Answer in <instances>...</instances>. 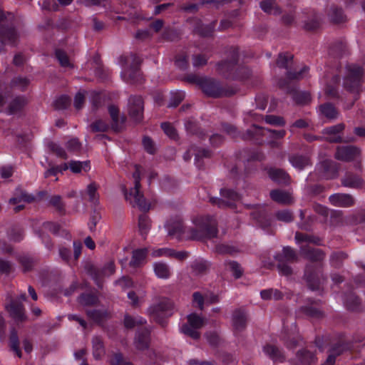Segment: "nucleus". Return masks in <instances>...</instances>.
Here are the masks:
<instances>
[{"label": "nucleus", "instance_id": "4d7b16f0", "mask_svg": "<svg viewBox=\"0 0 365 365\" xmlns=\"http://www.w3.org/2000/svg\"><path fill=\"white\" fill-rule=\"evenodd\" d=\"M48 205L53 207L61 215L65 214V204L62 201V197L61 195H55L51 196L48 199Z\"/></svg>", "mask_w": 365, "mask_h": 365}, {"label": "nucleus", "instance_id": "aec40b11", "mask_svg": "<svg viewBox=\"0 0 365 365\" xmlns=\"http://www.w3.org/2000/svg\"><path fill=\"white\" fill-rule=\"evenodd\" d=\"M343 300L345 307L349 311L361 312L364 310L361 299L353 291L345 293Z\"/></svg>", "mask_w": 365, "mask_h": 365}, {"label": "nucleus", "instance_id": "9b49d317", "mask_svg": "<svg viewBox=\"0 0 365 365\" xmlns=\"http://www.w3.org/2000/svg\"><path fill=\"white\" fill-rule=\"evenodd\" d=\"M265 133H269L270 137L274 139L283 138L286 135V130H284L264 129L262 127L253 125L242 134V138L244 140L256 139L257 140L258 136L264 135Z\"/></svg>", "mask_w": 365, "mask_h": 365}, {"label": "nucleus", "instance_id": "09e8293b", "mask_svg": "<svg viewBox=\"0 0 365 365\" xmlns=\"http://www.w3.org/2000/svg\"><path fill=\"white\" fill-rule=\"evenodd\" d=\"M291 164L299 170H303L306 166L310 164V159L303 155H293L289 158Z\"/></svg>", "mask_w": 365, "mask_h": 365}, {"label": "nucleus", "instance_id": "20e7f679", "mask_svg": "<svg viewBox=\"0 0 365 365\" xmlns=\"http://www.w3.org/2000/svg\"><path fill=\"white\" fill-rule=\"evenodd\" d=\"M274 259L277 262V267L281 275L286 277L293 274L291 264L298 261L299 257L294 249L289 246L283 247L281 252L276 254Z\"/></svg>", "mask_w": 365, "mask_h": 365}, {"label": "nucleus", "instance_id": "f3484780", "mask_svg": "<svg viewBox=\"0 0 365 365\" xmlns=\"http://www.w3.org/2000/svg\"><path fill=\"white\" fill-rule=\"evenodd\" d=\"M248 315L242 308L233 311L232 314V325L235 333H240L245 330L247 324Z\"/></svg>", "mask_w": 365, "mask_h": 365}, {"label": "nucleus", "instance_id": "b1692460", "mask_svg": "<svg viewBox=\"0 0 365 365\" xmlns=\"http://www.w3.org/2000/svg\"><path fill=\"white\" fill-rule=\"evenodd\" d=\"M300 252L305 259L312 262H321L326 255L321 249L312 248L309 245L301 246Z\"/></svg>", "mask_w": 365, "mask_h": 365}, {"label": "nucleus", "instance_id": "a211bd4d", "mask_svg": "<svg viewBox=\"0 0 365 365\" xmlns=\"http://www.w3.org/2000/svg\"><path fill=\"white\" fill-rule=\"evenodd\" d=\"M6 308L11 317L16 324L23 323L27 320V316L25 314V308L21 302L16 300H11Z\"/></svg>", "mask_w": 365, "mask_h": 365}, {"label": "nucleus", "instance_id": "ddd939ff", "mask_svg": "<svg viewBox=\"0 0 365 365\" xmlns=\"http://www.w3.org/2000/svg\"><path fill=\"white\" fill-rule=\"evenodd\" d=\"M315 172L319 178L326 180L334 179L337 176L338 168L331 160H324L318 163Z\"/></svg>", "mask_w": 365, "mask_h": 365}, {"label": "nucleus", "instance_id": "8fccbe9b", "mask_svg": "<svg viewBox=\"0 0 365 365\" xmlns=\"http://www.w3.org/2000/svg\"><path fill=\"white\" fill-rule=\"evenodd\" d=\"M93 355L96 359H100L105 354L106 350L102 339L95 336L92 339Z\"/></svg>", "mask_w": 365, "mask_h": 365}, {"label": "nucleus", "instance_id": "4be33fe9", "mask_svg": "<svg viewBox=\"0 0 365 365\" xmlns=\"http://www.w3.org/2000/svg\"><path fill=\"white\" fill-rule=\"evenodd\" d=\"M330 203L336 207H349L355 204L352 195L346 193H334L329 197Z\"/></svg>", "mask_w": 365, "mask_h": 365}, {"label": "nucleus", "instance_id": "412c9836", "mask_svg": "<svg viewBox=\"0 0 365 365\" xmlns=\"http://www.w3.org/2000/svg\"><path fill=\"white\" fill-rule=\"evenodd\" d=\"M108 111L112 120L111 129L115 133L120 132L126 120L125 116L123 115L120 118V110L115 105H110Z\"/></svg>", "mask_w": 365, "mask_h": 365}, {"label": "nucleus", "instance_id": "423d86ee", "mask_svg": "<svg viewBox=\"0 0 365 365\" xmlns=\"http://www.w3.org/2000/svg\"><path fill=\"white\" fill-rule=\"evenodd\" d=\"M173 304L168 299H163L158 303L149 307L148 314L156 323L165 327L166 319L173 314Z\"/></svg>", "mask_w": 365, "mask_h": 365}, {"label": "nucleus", "instance_id": "c9c22d12", "mask_svg": "<svg viewBox=\"0 0 365 365\" xmlns=\"http://www.w3.org/2000/svg\"><path fill=\"white\" fill-rule=\"evenodd\" d=\"M341 185L350 188H359L363 185V180L356 174L347 172L341 178Z\"/></svg>", "mask_w": 365, "mask_h": 365}, {"label": "nucleus", "instance_id": "f704fd0d", "mask_svg": "<svg viewBox=\"0 0 365 365\" xmlns=\"http://www.w3.org/2000/svg\"><path fill=\"white\" fill-rule=\"evenodd\" d=\"M123 80L130 84H141L144 79L140 68H134L130 66L128 76L125 73H122Z\"/></svg>", "mask_w": 365, "mask_h": 365}, {"label": "nucleus", "instance_id": "5fc2aeb1", "mask_svg": "<svg viewBox=\"0 0 365 365\" xmlns=\"http://www.w3.org/2000/svg\"><path fill=\"white\" fill-rule=\"evenodd\" d=\"M154 272L159 278L168 279L170 276V268L168 265L164 262L155 263Z\"/></svg>", "mask_w": 365, "mask_h": 365}, {"label": "nucleus", "instance_id": "e2e57ef3", "mask_svg": "<svg viewBox=\"0 0 365 365\" xmlns=\"http://www.w3.org/2000/svg\"><path fill=\"white\" fill-rule=\"evenodd\" d=\"M225 266L228 267L235 279L240 278L243 274V269L240 263L237 261L229 260L225 262Z\"/></svg>", "mask_w": 365, "mask_h": 365}, {"label": "nucleus", "instance_id": "58836bf2", "mask_svg": "<svg viewBox=\"0 0 365 365\" xmlns=\"http://www.w3.org/2000/svg\"><path fill=\"white\" fill-rule=\"evenodd\" d=\"M9 347L10 350L13 351L16 355V356L19 358L22 357V351L20 349L18 333L15 328H12L10 330Z\"/></svg>", "mask_w": 365, "mask_h": 365}, {"label": "nucleus", "instance_id": "6e6d98bb", "mask_svg": "<svg viewBox=\"0 0 365 365\" xmlns=\"http://www.w3.org/2000/svg\"><path fill=\"white\" fill-rule=\"evenodd\" d=\"M351 346L347 342H338L334 344L329 350V353L334 356V358H336L338 356H340L344 352L349 350Z\"/></svg>", "mask_w": 365, "mask_h": 365}, {"label": "nucleus", "instance_id": "69168bd1", "mask_svg": "<svg viewBox=\"0 0 365 365\" xmlns=\"http://www.w3.org/2000/svg\"><path fill=\"white\" fill-rule=\"evenodd\" d=\"M293 55L289 53H280L277 59V65L282 68H288L289 63L292 61Z\"/></svg>", "mask_w": 365, "mask_h": 365}, {"label": "nucleus", "instance_id": "1a4fd4ad", "mask_svg": "<svg viewBox=\"0 0 365 365\" xmlns=\"http://www.w3.org/2000/svg\"><path fill=\"white\" fill-rule=\"evenodd\" d=\"M187 324H183L180 328L181 332L197 340L200 337V333L197 329L204 325V319L196 313H191L187 316Z\"/></svg>", "mask_w": 365, "mask_h": 365}, {"label": "nucleus", "instance_id": "2f4dec72", "mask_svg": "<svg viewBox=\"0 0 365 365\" xmlns=\"http://www.w3.org/2000/svg\"><path fill=\"white\" fill-rule=\"evenodd\" d=\"M296 358L301 365H312L317 361L315 353L307 349H299L296 354Z\"/></svg>", "mask_w": 365, "mask_h": 365}, {"label": "nucleus", "instance_id": "6e6552de", "mask_svg": "<svg viewBox=\"0 0 365 365\" xmlns=\"http://www.w3.org/2000/svg\"><path fill=\"white\" fill-rule=\"evenodd\" d=\"M220 195L222 198L216 197L210 198V202L220 208H233L235 207V202L240 199V194L232 189L222 188Z\"/></svg>", "mask_w": 365, "mask_h": 365}, {"label": "nucleus", "instance_id": "a878e982", "mask_svg": "<svg viewBox=\"0 0 365 365\" xmlns=\"http://www.w3.org/2000/svg\"><path fill=\"white\" fill-rule=\"evenodd\" d=\"M150 332L147 329H142L136 332L134 344L137 349L144 351L148 349L150 344Z\"/></svg>", "mask_w": 365, "mask_h": 365}, {"label": "nucleus", "instance_id": "72a5a7b5", "mask_svg": "<svg viewBox=\"0 0 365 365\" xmlns=\"http://www.w3.org/2000/svg\"><path fill=\"white\" fill-rule=\"evenodd\" d=\"M148 253V249L145 247L133 250L129 262L130 267L136 268L144 264Z\"/></svg>", "mask_w": 365, "mask_h": 365}, {"label": "nucleus", "instance_id": "f03ea898", "mask_svg": "<svg viewBox=\"0 0 365 365\" xmlns=\"http://www.w3.org/2000/svg\"><path fill=\"white\" fill-rule=\"evenodd\" d=\"M195 227L190 230L192 240H203L216 237L218 233L217 223L212 216L197 217L194 221Z\"/></svg>", "mask_w": 365, "mask_h": 365}, {"label": "nucleus", "instance_id": "7c9ffc66", "mask_svg": "<svg viewBox=\"0 0 365 365\" xmlns=\"http://www.w3.org/2000/svg\"><path fill=\"white\" fill-rule=\"evenodd\" d=\"M308 302L309 304L303 306L300 308V310L305 315L315 319L322 318L324 316L323 312L320 310L319 308L314 307V305L318 306L320 303V300H312L311 299H308Z\"/></svg>", "mask_w": 365, "mask_h": 365}, {"label": "nucleus", "instance_id": "a18cd8bd", "mask_svg": "<svg viewBox=\"0 0 365 365\" xmlns=\"http://www.w3.org/2000/svg\"><path fill=\"white\" fill-rule=\"evenodd\" d=\"M185 127L187 133L191 135H195L199 138L203 139L206 136L205 132L201 129L198 123L194 120H187L185 123Z\"/></svg>", "mask_w": 365, "mask_h": 365}, {"label": "nucleus", "instance_id": "c756f323", "mask_svg": "<svg viewBox=\"0 0 365 365\" xmlns=\"http://www.w3.org/2000/svg\"><path fill=\"white\" fill-rule=\"evenodd\" d=\"M263 351L274 362L282 363L285 361L283 351L275 345L266 344L263 347Z\"/></svg>", "mask_w": 365, "mask_h": 365}, {"label": "nucleus", "instance_id": "f257e3e1", "mask_svg": "<svg viewBox=\"0 0 365 365\" xmlns=\"http://www.w3.org/2000/svg\"><path fill=\"white\" fill-rule=\"evenodd\" d=\"M227 58L217 63V71L225 78L230 80H245L251 75L250 68L239 63V48L231 46L227 51Z\"/></svg>", "mask_w": 365, "mask_h": 365}, {"label": "nucleus", "instance_id": "0eeeda50", "mask_svg": "<svg viewBox=\"0 0 365 365\" xmlns=\"http://www.w3.org/2000/svg\"><path fill=\"white\" fill-rule=\"evenodd\" d=\"M346 68L347 73L344 78V87L349 92H358L360 89L361 78L364 75L363 68L356 65L348 66Z\"/></svg>", "mask_w": 365, "mask_h": 365}, {"label": "nucleus", "instance_id": "5701e85b", "mask_svg": "<svg viewBox=\"0 0 365 365\" xmlns=\"http://www.w3.org/2000/svg\"><path fill=\"white\" fill-rule=\"evenodd\" d=\"M194 26L193 31L202 37L211 36L214 32L216 26V21H213L209 24H204L201 19L195 18L193 19Z\"/></svg>", "mask_w": 365, "mask_h": 365}, {"label": "nucleus", "instance_id": "3c124183", "mask_svg": "<svg viewBox=\"0 0 365 365\" xmlns=\"http://www.w3.org/2000/svg\"><path fill=\"white\" fill-rule=\"evenodd\" d=\"M8 237L11 241L19 242L24 237V230L19 225H13L8 232Z\"/></svg>", "mask_w": 365, "mask_h": 365}, {"label": "nucleus", "instance_id": "864d4df0", "mask_svg": "<svg viewBox=\"0 0 365 365\" xmlns=\"http://www.w3.org/2000/svg\"><path fill=\"white\" fill-rule=\"evenodd\" d=\"M321 24V16L319 14L313 11L312 18L305 21L304 28L307 31H312L317 30Z\"/></svg>", "mask_w": 365, "mask_h": 365}, {"label": "nucleus", "instance_id": "4c0bfd02", "mask_svg": "<svg viewBox=\"0 0 365 365\" xmlns=\"http://www.w3.org/2000/svg\"><path fill=\"white\" fill-rule=\"evenodd\" d=\"M348 257V254L344 251L333 252L329 256L330 265L334 268L339 269Z\"/></svg>", "mask_w": 365, "mask_h": 365}, {"label": "nucleus", "instance_id": "49530a36", "mask_svg": "<svg viewBox=\"0 0 365 365\" xmlns=\"http://www.w3.org/2000/svg\"><path fill=\"white\" fill-rule=\"evenodd\" d=\"M328 16L330 21L334 24H340L346 21V17L344 14L342 9L335 6L330 8Z\"/></svg>", "mask_w": 365, "mask_h": 365}, {"label": "nucleus", "instance_id": "f8f14e48", "mask_svg": "<svg viewBox=\"0 0 365 365\" xmlns=\"http://www.w3.org/2000/svg\"><path fill=\"white\" fill-rule=\"evenodd\" d=\"M128 115L135 123L143 119L144 102L140 96H130L128 98Z\"/></svg>", "mask_w": 365, "mask_h": 365}, {"label": "nucleus", "instance_id": "680f3d73", "mask_svg": "<svg viewBox=\"0 0 365 365\" xmlns=\"http://www.w3.org/2000/svg\"><path fill=\"white\" fill-rule=\"evenodd\" d=\"M110 128H111V125L110 126L108 123L102 119L96 120L90 125L91 130L93 133H106Z\"/></svg>", "mask_w": 365, "mask_h": 365}, {"label": "nucleus", "instance_id": "0e129e2a", "mask_svg": "<svg viewBox=\"0 0 365 365\" xmlns=\"http://www.w3.org/2000/svg\"><path fill=\"white\" fill-rule=\"evenodd\" d=\"M29 83L30 81L27 78L14 77L11 81V87L24 91L28 87Z\"/></svg>", "mask_w": 365, "mask_h": 365}, {"label": "nucleus", "instance_id": "4468645a", "mask_svg": "<svg viewBox=\"0 0 365 365\" xmlns=\"http://www.w3.org/2000/svg\"><path fill=\"white\" fill-rule=\"evenodd\" d=\"M246 206L249 208H255V210L251 212V216L259 227L265 229L270 226V217H269L264 205L259 204H250Z\"/></svg>", "mask_w": 365, "mask_h": 365}, {"label": "nucleus", "instance_id": "e433bc0d", "mask_svg": "<svg viewBox=\"0 0 365 365\" xmlns=\"http://www.w3.org/2000/svg\"><path fill=\"white\" fill-rule=\"evenodd\" d=\"M259 5L260 9L268 14L279 15L282 13L275 0H261Z\"/></svg>", "mask_w": 365, "mask_h": 365}, {"label": "nucleus", "instance_id": "ea45409f", "mask_svg": "<svg viewBox=\"0 0 365 365\" xmlns=\"http://www.w3.org/2000/svg\"><path fill=\"white\" fill-rule=\"evenodd\" d=\"M345 222L349 225H357L365 222V210H357L349 215L345 218Z\"/></svg>", "mask_w": 365, "mask_h": 365}, {"label": "nucleus", "instance_id": "7ed1b4c3", "mask_svg": "<svg viewBox=\"0 0 365 365\" xmlns=\"http://www.w3.org/2000/svg\"><path fill=\"white\" fill-rule=\"evenodd\" d=\"M133 178L134 179V187H132L129 192L127 191L126 188H123V192L126 200L131 202L132 199L134 200L135 205L144 212L150 210V204L147 202L143 194L140 192V172L138 165H135V170L133 173Z\"/></svg>", "mask_w": 365, "mask_h": 365}, {"label": "nucleus", "instance_id": "338daca9", "mask_svg": "<svg viewBox=\"0 0 365 365\" xmlns=\"http://www.w3.org/2000/svg\"><path fill=\"white\" fill-rule=\"evenodd\" d=\"M98 297L91 293H83L78 297V302L80 304L85 306H91L97 304Z\"/></svg>", "mask_w": 365, "mask_h": 365}, {"label": "nucleus", "instance_id": "de8ad7c7", "mask_svg": "<svg viewBox=\"0 0 365 365\" xmlns=\"http://www.w3.org/2000/svg\"><path fill=\"white\" fill-rule=\"evenodd\" d=\"M88 274L92 277L98 287H102V279L106 274L104 269H99L94 265H89L87 267Z\"/></svg>", "mask_w": 365, "mask_h": 365}, {"label": "nucleus", "instance_id": "cd10ccee", "mask_svg": "<svg viewBox=\"0 0 365 365\" xmlns=\"http://www.w3.org/2000/svg\"><path fill=\"white\" fill-rule=\"evenodd\" d=\"M87 317L94 323L101 325L110 318V313L106 309H87Z\"/></svg>", "mask_w": 365, "mask_h": 365}, {"label": "nucleus", "instance_id": "dca6fc26", "mask_svg": "<svg viewBox=\"0 0 365 365\" xmlns=\"http://www.w3.org/2000/svg\"><path fill=\"white\" fill-rule=\"evenodd\" d=\"M360 153L359 148L354 145L338 146L334 155L336 159L345 162L354 160Z\"/></svg>", "mask_w": 365, "mask_h": 365}, {"label": "nucleus", "instance_id": "6ab92c4d", "mask_svg": "<svg viewBox=\"0 0 365 365\" xmlns=\"http://www.w3.org/2000/svg\"><path fill=\"white\" fill-rule=\"evenodd\" d=\"M304 277L309 288L312 290H318L320 286V279L317 267L314 264H307L304 269Z\"/></svg>", "mask_w": 365, "mask_h": 365}, {"label": "nucleus", "instance_id": "c03bdc74", "mask_svg": "<svg viewBox=\"0 0 365 365\" xmlns=\"http://www.w3.org/2000/svg\"><path fill=\"white\" fill-rule=\"evenodd\" d=\"M26 104V100L24 96H17L14 98L9 103L8 113L10 115L16 113L21 110Z\"/></svg>", "mask_w": 365, "mask_h": 365}, {"label": "nucleus", "instance_id": "37998d69", "mask_svg": "<svg viewBox=\"0 0 365 365\" xmlns=\"http://www.w3.org/2000/svg\"><path fill=\"white\" fill-rule=\"evenodd\" d=\"M210 267L209 262L202 259H195L191 264V269L196 275L205 274Z\"/></svg>", "mask_w": 365, "mask_h": 365}, {"label": "nucleus", "instance_id": "9d476101", "mask_svg": "<svg viewBox=\"0 0 365 365\" xmlns=\"http://www.w3.org/2000/svg\"><path fill=\"white\" fill-rule=\"evenodd\" d=\"M278 86L292 96V100L297 105H306L311 101V95L307 91H299L296 86H289L287 80L279 79Z\"/></svg>", "mask_w": 365, "mask_h": 365}, {"label": "nucleus", "instance_id": "13d9d810", "mask_svg": "<svg viewBox=\"0 0 365 365\" xmlns=\"http://www.w3.org/2000/svg\"><path fill=\"white\" fill-rule=\"evenodd\" d=\"M211 157V151L208 149L201 148L197 150L195 154V164L199 168L201 169L204 167V163L202 159L204 158H208Z\"/></svg>", "mask_w": 365, "mask_h": 365}, {"label": "nucleus", "instance_id": "2eb2a0df", "mask_svg": "<svg viewBox=\"0 0 365 365\" xmlns=\"http://www.w3.org/2000/svg\"><path fill=\"white\" fill-rule=\"evenodd\" d=\"M18 34L13 25L1 24L0 26V52L4 49V44L9 43L12 46L16 44Z\"/></svg>", "mask_w": 365, "mask_h": 365}, {"label": "nucleus", "instance_id": "774afa93", "mask_svg": "<svg viewBox=\"0 0 365 365\" xmlns=\"http://www.w3.org/2000/svg\"><path fill=\"white\" fill-rule=\"evenodd\" d=\"M110 365H133L131 362L124 360L123 355L120 352L114 353L110 359Z\"/></svg>", "mask_w": 365, "mask_h": 365}, {"label": "nucleus", "instance_id": "603ef678", "mask_svg": "<svg viewBox=\"0 0 365 365\" xmlns=\"http://www.w3.org/2000/svg\"><path fill=\"white\" fill-rule=\"evenodd\" d=\"M138 227L140 234L145 239L150 228V220L147 215L143 214L139 216Z\"/></svg>", "mask_w": 365, "mask_h": 365}, {"label": "nucleus", "instance_id": "bb28decb", "mask_svg": "<svg viewBox=\"0 0 365 365\" xmlns=\"http://www.w3.org/2000/svg\"><path fill=\"white\" fill-rule=\"evenodd\" d=\"M168 235L171 237H180L184 232V226L182 219L176 217L168 220L165 225Z\"/></svg>", "mask_w": 365, "mask_h": 365}, {"label": "nucleus", "instance_id": "79ce46f5", "mask_svg": "<svg viewBox=\"0 0 365 365\" xmlns=\"http://www.w3.org/2000/svg\"><path fill=\"white\" fill-rule=\"evenodd\" d=\"M319 111L321 114L329 120H334L338 118L339 112L331 103H325L320 105Z\"/></svg>", "mask_w": 365, "mask_h": 365}, {"label": "nucleus", "instance_id": "39448f33", "mask_svg": "<svg viewBox=\"0 0 365 365\" xmlns=\"http://www.w3.org/2000/svg\"><path fill=\"white\" fill-rule=\"evenodd\" d=\"M202 83L200 89L209 97H231L237 93L236 88L230 86H222L220 83L214 78L205 77Z\"/></svg>", "mask_w": 365, "mask_h": 365}, {"label": "nucleus", "instance_id": "a19ab883", "mask_svg": "<svg viewBox=\"0 0 365 365\" xmlns=\"http://www.w3.org/2000/svg\"><path fill=\"white\" fill-rule=\"evenodd\" d=\"M294 239L297 244L306 242L315 245H322V239L316 235L297 232L295 233Z\"/></svg>", "mask_w": 365, "mask_h": 365}, {"label": "nucleus", "instance_id": "473e14b6", "mask_svg": "<svg viewBox=\"0 0 365 365\" xmlns=\"http://www.w3.org/2000/svg\"><path fill=\"white\" fill-rule=\"evenodd\" d=\"M271 199L282 205H290L293 202V198L289 192L279 189H274L270 191Z\"/></svg>", "mask_w": 365, "mask_h": 365}, {"label": "nucleus", "instance_id": "393cba45", "mask_svg": "<svg viewBox=\"0 0 365 365\" xmlns=\"http://www.w3.org/2000/svg\"><path fill=\"white\" fill-rule=\"evenodd\" d=\"M269 178L279 185H289L290 177L287 173L280 168H270L267 170Z\"/></svg>", "mask_w": 365, "mask_h": 365}, {"label": "nucleus", "instance_id": "c85d7f7f", "mask_svg": "<svg viewBox=\"0 0 365 365\" xmlns=\"http://www.w3.org/2000/svg\"><path fill=\"white\" fill-rule=\"evenodd\" d=\"M344 128L345 125L344 123H339L337 125L324 128L323 133L328 135L326 138L327 141L334 143L342 142L341 136L337 135V134L341 133L344 129Z\"/></svg>", "mask_w": 365, "mask_h": 365}, {"label": "nucleus", "instance_id": "052dcab7", "mask_svg": "<svg viewBox=\"0 0 365 365\" xmlns=\"http://www.w3.org/2000/svg\"><path fill=\"white\" fill-rule=\"evenodd\" d=\"M47 148L51 153H54L57 157L65 160L68 158V155L66 150L59 144L53 141H50L47 143Z\"/></svg>", "mask_w": 365, "mask_h": 365}, {"label": "nucleus", "instance_id": "bf43d9fd", "mask_svg": "<svg viewBox=\"0 0 365 365\" xmlns=\"http://www.w3.org/2000/svg\"><path fill=\"white\" fill-rule=\"evenodd\" d=\"M346 45L341 41L333 43L329 48V53L337 57H341L346 52Z\"/></svg>", "mask_w": 365, "mask_h": 365}]
</instances>
